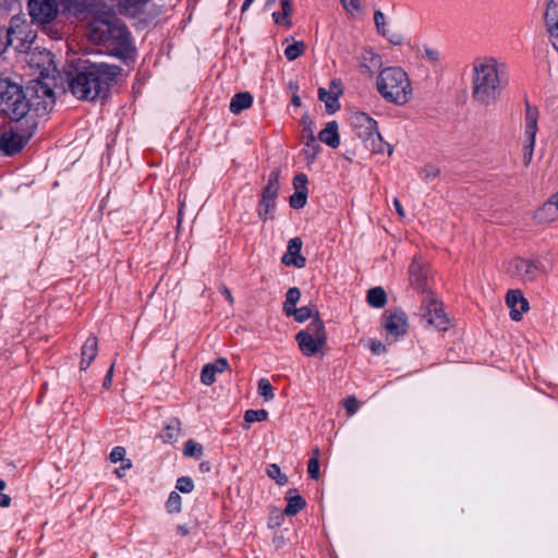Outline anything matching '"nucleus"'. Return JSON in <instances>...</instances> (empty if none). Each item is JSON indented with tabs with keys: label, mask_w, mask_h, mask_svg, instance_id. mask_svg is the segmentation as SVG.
<instances>
[{
	"label": "nucleus",
	"mask_w": 558,
	"mask_h": 558,
	"mask_svg": "<svg viewBox=\"0 0 558 558\" xmlns=\"http://www.w3.org/2000/svg\"><path fill=\"white\" fill-rule=\"evenodd\" d=\"M86 35L92 43L102 45L119 58L128 57L133 50L131 33L116 13L105 5L89 17Z\"/></svg>",
	"instance_id": "1"
},
{
	"label": "nucleus",
	"mask_w": 558,
	"mask_h": 558,
	"mask_svg": "<svg viewBox=\"0 0 558 558\" xmlns=\"http://www.w3.org/2000/svg\"><path fill=\"white\" fill-rule=\"evenodd\" d=\"M119 73V68L106 63L81 61L74 73L69 74V89L77 99L95 100L101 96Z\"/></svg>",
	"instance_id": "2"
},
{
	"label": "nucleus",
	"mask_w": 558,
	"mask_h": 558,
	"mask_svg": "<svg viewBox=\"0 0 558 558\" xmlns=\"http://www.w3.org/2000/svg\"><path fill=\"white\" fill-rule=\"evenodd\" d=\"M507 85L506 65L493 57L472 63V96L481 105L494 104Z\"/></svg>",
	"instance_id": "3"
},
{
	"label": "nucleus",
	"mask_w": 558,
	"mask_h": 558,
	"mask_svg": "<svg viewBox=\"0 0 558 558\" xmlns=\"http://www.w3.org/2000/svg\"><path fill=\"white\" fill-rule=\"evenodd\" d=\"M380 96L388 102L402 106L412 97V85L407 72L400 66L383 69L376 80Z\"/></svg>",
	"instance_id": "4"
},
{
	"label": "nucleus",
	"mask_w": 558,
	"mask_h": 558,
	"mask_svg": "<svg viewBox=\"0 0 558 558\" xmlns=\"http://www.w3.org/2000/svg\"><path fill=\"white\" fill-rule=\"evenodd\" d=\"M0 112L8 118L20 121L31 114L27 90L8 80L0 81Z\"/></svg>",
	"instance_id": "5"
},
{
	"label": "nucleus",
	"mask_w": 558,
	"mask_h": 558,
	"mask_svg": "<svg viewBox=\"0 0 558 558\" xmlns=\"http://www.w3.org/2000/svg\"><path fill=\"white\" fill-rule=\"evenodd\" d=\"M28 14L32 22L43 27L52 38H60L56 29L61 13L60 0H28Z\"/></svg>",
	"instance_id": "6"
},
{
	"label": "nucleus",
	"mask_w": 558,
	"mask_h": 558,
	"mask_svg": "<svg viewBox=\"0 0 558 558\" xmlns=\"http://www.w3.org/2000/svg\"><path fill=\"white\" fill-rule=\"evenodd\" d=\"M31 102V114L26 123L36 122L35 118L48 113L54 105V93L49 83L44 80H33L26 87Z\"/></svg>",
	"instance_id": "7"
},
{
	"label": "nucleus",
	"mask_w": 558,
	"mask_h": 558,
	"mask_svg": "<svg viewBox=\"0 0 558 558\" xmlns=\"http://www.w3.org/2000/svg\"><path fill=\"white\" fill-rule=\"evenodd\" d=\"M295 340L303 355L314 356L320 353L327 341L323 322L316 317L305 329L296 333Z\"/></svg>",
	"instance_id": "8"
},
{
	"label": "nucleus",
	"mask_w": 558,
	"mask_h": 558,
	"mask_svg": "<svg viewBox=\"0 0 558 558\" xmlns=\"http://www.w3.org/2000/svg\"><path fill=\"white\" fill-rule=\"evenodd\" d=\"M26 130L10 129L0 136V150L8 155H14L25 146L37 129V122L26 123Z\"/></svg>",
	"instance_id": "9"
},
{
	"label": "nucleus",
	"mask_w": 558,
	"mask_h": 558,
	"mask_svg": "<svg viewBox=\"0 0 558 558\" xmlns=\"http://www.w3.org/2000/svg\"><path fill=\"white\" fill-rule=\"evenodd\" d=\"M538 109L531 104H525L523 162L529 166L533 159L535 138L537 133Z\"/></svg>",
	"instance_id": "10"
},
{
	"label": "nucleus",
	"mask_w": 558,
	"mask_h": 558,
	"mask_svg": "<svg viewBox=\"0 0 558 558\" xmlns=\"http://www.w3.org/2000/svg\"><path fill=\"white\" fill-rule=\"evenodd\" d=\"M1 37L8 45L16 44L23 49L27 44L34 41L36 35L29 25L21 19H12L9 29H2Z\"/></svg>",
	"instance_id": "11"
},
{
	"label": "nucleus",
	"mask_w": 558,
	"mask_h": 558,
	"mask_svg": "<svg viewBox=\"0 0 558 558\" xmlns=\"http://www.w3.org/2000/svg\"><path fill=\"white\" fill-rule=\"evenodd\" d=\"M101 5L98 0H60L61 13L77 21H88Z\"/></svg>",
	"instance_id": "12"
},
{
	"label": "nucleus",
	"mask_w": 558,
	"mask_h": 558,
	"mask_svg": "<svg viewBox=\"0 0 558 558\" xmlns=\"http://www.w3.org/2000/svg\"><path fill=\"white\" fill-rule=\"evenodd\" d=\"M421 315L426 323L439 330H447L449 319L442 311L441 304L432 295L427 294L422 302Z\"/></svg>",
	"instance_id": "13"
},
{
	"label": "nucleus",
	"mask_w": 558,
	"mask_h": 558,
	"mask_svg": "<svg viewBox=\"0 0 558 558\" xmlns=\"http://www.w3.org/2000/svg\"><path fill=\"white\" fill-rule=\"evenodd\" d=\"M508 271L524 282H533L543 274L542 266L538 263L523 258L511 260Z\"/></svg>",
	"instance_id": "14"
},
{
	"label": "nucleus",
	"mask_w": 558,
	"mask_h": 558,
	"mask_svg": "<svg viewBox=\"0 0 558 558\" xmlns=\"http://www.w3.org/2000/svg\"><path fill=\"white\" fill-rule=\"evenodd\" d=\"M383 327L387 337H391L396 341L399 337L405 335L408 330L405 313L399 310L387 312L383 317Z\"/></svg>",
	"instance_id": "15"
},
{
	"label": "nucleus",
	"mask_w": 558,
	"mask_h": 558,
	"mask_svg": "<svg viewBox=\"0 0 558 558\" xmlns=\"http://www.w3.org/2000/svg\"><path fill=\"white\" fill-rule=\"evenodd\" d=\"M26 61L32 68L39 70L41 76H48L50 71H56L52 54L47 50L33 49L26 56Z\"/></svg>",
	"instance_id": "16"
},
{
	"label": "nucleus",
	"mask_w": 558,
	"mask_h": 558,
	"mask_svg": "<svg viewBox=\"0 0 558 558\" xmlns=\"http://www.w3.org/2000/svg\"><path fill=\"white\" fill-rule=\"evenodd\" d=\"M342 94V86L339 80L330 82L329 88L320 87L318 89L319 100L325 104V108L329 113H335L339 108V96Z\"/></svg>",
	"instance_id": "17"
},
{
	"label": "nucleus",
	"mask_w": 558,
	"mask_h": 558,
	"mask_svg": "<svg viewBox=\"0 0 558 558\" xmlns=\"http://www.w3.org/2000/svg\"><path fill=\"white\" fill-rule=\"evenodd\" d=\"M350 124L362 141L378 129L377 122L364 112L352 113Z\"/></svg>",
	"instance_id": "18"
},
{
	"label": "nucleus",
	"mask_w": 558,
	"mask_h": 558,
	"mask_svg": "<svg viewBox=\"0 0 558 558\" xmlns=\"http://www.w3.org/2000/svg\"><path fill=\"white\" fill-rule=\"evenodd\" d=\"M506 304L510 308V317L514 322L522 319L529 311V302L520 290H510L506 295Z\"/></svg>",
	"instance_id": "19"
},
{
	"label": "nucleus",
	"mask_w": 558,
	"mask_h": 558,
	"mask_svg": "<svg viewBox=\"0 0 558 558\" xmlns=\"http://www.w3.org/2000/svg\"><path fill=\"white\" fill-rule=\"evenodd\" d=\"M534 219L538 223H550L558 220V191L535 210Z\"/></svg>",
	"instance_id": "20"
},
{
	"label": "nucleus",
	"mask_w": 558,
	"mask_h": 558,
	"mask_svg": "<svg viewBox=\"0 0 558 558\" xmlns=\"http://www.w3.org/2000/svg\"><path fill=\"white\" fill-rule=\"evenodd\" d=\"M544 19L550 41L558 51V0H550L547 3Z\"/></svg>",
	"instance_id": "21"
},
{
	"label": "nucleus",
	"mask_w": 558,
	"mask_h": 558,
	"mask_svg": "<svg viewBox=\"0 0 558 558\" xmlns=\"http://www.w3.org/2000/svg\"><path fill=\"white\" fill-rule=\"evenodd\" d=\"M409 280L411 286L422 292L427 291V270L420 258H414L409 267Z\"/></svg>",
	"instance_id": "22"
},
{
	"label": "nucleus",
	"mask_w": 558,
	"mask_h": 558,
	"mask_svg": "<svg viewBox=\"0 0 558 558\" xmlns=\"http://www.w3.org/2000/svg\"><path fill=\"white\" fill-rule=\"evenodd\" d=\"M302 250V240L300 238H292L287 247V252L282 256V263L287 266H294L296 268L305 267L306 259L301 254Z\"/></svg>",
	"instance_id": "23"
},
{
	"label": "nucleus",
	"mask_w": 558,
	"mask_h": 558,
	"mask_svg": "<svg viewBox=\"0 0 558 558\" xmlns=\"http://www.w3.org/2000/svg\"><path fill=\"white\" fill-rule=\"evenodd\" d=\"M228 361L223 357L217 359L215 362L206 364L201 372V380L204 385H211L216 380V374L223 373L228 369Z\"/></svg>",
	"instance_id": "24"
},
{
	"label": "nucleus",
	"mask_w": 558,
	"mask_h": 558,
	"mask_svg": "<svg viewBox=\"0 0 558 558\" xmlns=\"http://www.w3.org/2000/svg\"><path fill=\"white\" fill-rule=\"evenodd\" d=\"M97 354H98L97 338L94 336H90L84 342L82 350H81V363H80L81 371H86L88 368V366L92 364V362L95 360Z\"/></svg>",
	"instance_id": "25"
},
{
	"label": "nucleus",
	"mask_w": 558,
	"mask_h": 558,
	"mask_svg": "<svg viewBox=\"0 0 558 558\" xmlns=\"http://www.w3.org/2000/svg\"><path fill=\"white\" fill-rule=\"evenodd\" d=\"M363 142L366 148L369 149L372 153L384 154L387 150L388 155L392 154V147L383 140V136L379 133L378 129H376V131H374Z\"/></svg>",
	"instance_id": "26"
},
{
	"label": "nucleus",
	"mask_w": 558,
	"mask_h": 558,
	"mask_svg": "<svg viewBox=\"0 0 558 558\" xmlns=\"http://www.w3.org/2000/svg\"><path fill=\"white\" fill-rule=\"evenodd\" d=\"M359 60L361 68L368 73H373L383 64L380 56L371 48L363 49Z\"/></svg>",
	"instance_id": "27"
},
{
	"label": "nucleus",
	"mask_w": 558,
	"mask_h": 558,
	"mask_svg": "<svg viewBox=\"0 0 558 558\" xmlns=\"http://www.w3.org/2000/svg\"><path fill=\"white\" fill-rule=\"evenodd\" d=\"M318 138L320 142L326 145L336 148L340 144V136L338 133V124L336 121H330L326 124V126L319 132Z\"/></svg>",
	"instance_id": "28"
},
{
	"label": "nucleus",
	"mask_w": 558,
	"mask_h": 558,
	"mask_svg": "<svg viewBox=\"0 0 558 558\" xmlns=\"http://www.w3.org/2000/svg\"><path fill=\"white\" fill-rule=\"evenodd\" d=\"M279 179L280 170L275 169L274 171L270 172L268 183L263 190L262 198L276 202L280 187Z\"/></svg>",
	"instance_id": "29"
},
{
	"label": "nucleus",
	"mask_w": 558,
	"mask_h": 558,
	"mask_svg": "<svg viewBox=\"0 0 558 558\" xmlns=\"http://www.w3.org/2000/svg\"><path fill=\"white\" fill-rule=\"evenodd\" d=\"M253 97L250 93L235 94L230 101V111L234 114L252 106Z\"/></svg>",
	"instance_id": "30"
},
{
	"label": "nucleus",
	"mask_w": 558,
	"mask_h": 558,
	"mask_svg": "<svg viewBox=\"0 0 558 558\" xmlns=\"http://www.w3.org/2000/svg\"><path fill=\"white\" fill-rule=\"evenodd\" d=\"M367 302L373 307H384L387 302L386 292L380 287L372 288L367 292Z\"/></svg>",
	"instance_id": "31"
},
{
	"label": "nucleus",
	"mask_w": 558,
	"mask_h": 558,
	"mask_svg": "<svg viewBox=\"0 0 558 558\" xmlns=\"http://www.w3.org/2000/svg\"><path fill=\"white\" fill-rule=\"evenodd\" d=\"M286 43L288 45L284 49V56L289 61H293L304 53L306 46L303 41L293 40L289 43V39H287Z\"/></svg>",
	"instance_id": "32"
},
{
	"label": "nucleus",
	"mask_w": 558,
	"mask_h": 558,
	"mask_svg": "<svg viewBox=\"0 0 558 558\" xmlns=\"http://www.w3.org/2000/svg\"><path fill=\"white\" fill-rule=\"evenodd\" d=\"M268 417V412L264 409L260 410H247L244 413V425L243 428L248 429L250 424L254 422H264Z\"/></svg>",
	"instance_id": "33"
},
{
	"label": "nucleus",
	"mask_w": 558,
	"mask_h": 558,
	"mask_svg": "<svg viewBox=\"0 0 558 558\" xmlns=\"http://www.w3.org/2000/svg\"><path fill=\"white\" fill-rule=\"evenodd\" d=\"M305 507V500L300 496H290L288 498V505L284 509L287 515H294Z\"/></svg>",
	"instance_id": "34"
},
{
	"label": "nucleus",
	"mask_w": 558,
	"mask_h": 558,
	"mask_svg": "<svg viewBox=\"0 0 558 558\" xmlns=\"http://www.w3.org/2000/svg\"><path fill=\"white\" fill-rule=\"evenodd\" d=\"M301 296V292L298 288H290L287 292V299L283 304L284 313L290 316L292 314V308L295 307Z\"/></svg>",
	"instance_id": "35"
},
{
	"label": "nucleus",
	"mask_w": 558,
	"mask_h": 558,
	"mask_svg": "<svg viewBox=\"0 0 558 558\" xmlns=\"http://www.w3.org/2000/svg\"><path fill=\"white\" fill-rule=\"evenodd\" d=\"M257 391L266 402L271 401L275 398L274 387L267 378H260L258 380Z\"/></svg>",
	"instance_id": "36"
},
{
	"label": "nucleus",
	"mask_w": 558,
	"mask_h": 558,
	"mask_svg": "<svg viewBox=\"0 0 558 558\" xmlns=\"http://www.w3.org/2000/svg\"><path fill=\"white\" fill-rule=\"evenodd\" d=\"M185 457L199 459L203 456V446L193 439L187 440L183 447Z\"/></svg>",
	"instance_id": "37"
},
{
	"label": "nucleus",
	"mask_w": 558,
	"mask_h": 558,
	"mask_svg": "<svg viewBox=\"0 0 558 558\" xmlns=\"http://www.w3.org/2000/svg\"><path fill=\"white\" fill-rule=\"evenodd\" d=\"M180 425H181V423L177 418H173L170 421V423L166 427L165 435H163V437L167 441H174L179 438L180 430H181Z\"/></svg>",
	"instance_id": "38"
},
{
	"label": "nucleus",
	"mask_w": 558,
	"mask_h": 558,
	"mask_svg": "<svg viewBox=\"0 0 558 558\" xmlns=\"http://www.w3.org/2000/svg\"><path fill=\"white\" fill-rule=\"evenodd\" d=\"M267 475L272 478L278 485L284 486L288 483V477L281 472L278 464L272 463L267 469Z\"/></svg>",
	"instance_id": "39"
},
{
	"label": "nucleus",
	"mask_w": 558,
	"mask_h": 558,
	"mask_svg": "<svg viewBox=\"0 0 558 558\" xmlns=\"http://www.w3.org/2000/svg\"><path fill=\"white\" fill-rule=\"evenodd\" d=\"M182 498L177 492L170 493L166 502V508L170 513H177L181 511Z\"/></svg>",
	"instance_id": "40"
},
{
	"label": "nucleus",
	"mask_w": 558,
	"mask_h": 558,
	"mask_svg": "<svg viewBox=\"0 0 558 558\" xmlns=\"http://www.w3.org/2000/svg\"><path fill=\"white\" fill-rule=\"evenodd\" d=\"M308 192L303 191H294V193L290 196V206L295 209L303 208L307 201Z\"/></svg>",
	"instance_id": "41"
},
{
	"label": "nucleus",
	"mask_w": 558,
	"mask_h": 558,
	"mask_svg": "<svg viewBox=\"0 0 558 558\" xmlns=\"http://www.w3.org/2000/svg\"><path fill=\"white\" fill-rule=\"evenodd\" d=\"M314 314V308L311 306H302L300 308H292V314L294 319L299 323H304L308 318H311Z\"/></svg>",
	"instance_id": "42"
},
{
	"label": "nucleus",
	"mask_w": 558,
	"mask_h": 558,
	"mask_svg": "<svg viewBox=\"0 0 558 558\" xmlns=\"http://www.w3.org/2000/svg\"><path fill=\"white\" fill-rule=\"evenodd\" d=\"M318 456H319V450L315 449L314 450V456L310 459V461L307 463V472H308L310 476L313 480H317L319 477V459H318Z\"/></svg>",
	"instance_id": "43"
},
{
	"label": "nucleus",
	"mask_w": 558,
	"mask_h": 558,
	"mask_svg": "<svg viewBox=\"0 0 558 558\" xmlns=\"http://www.w3.org/2000/svg\"><path fill=\"white\" fill-rule=\"evenodd\" d=\"M275 206H276V202L262 198V201L259 203V207H258V216L264 220L268 219V216L271 213V210L275 208Z\"/></svg>",
	"instance_id": "44"
},
{
	"label": "nucleus",
	"mask_w": 558,
	"mask_h": 558,
	"mask_svg": "<svg viewBox=\"0 0 558 558\" xmlns=\"http://www.w3.org/2000/svg\"><path fill=\"white\" fill-rule=\"evenodd\" d=\"M439 169L434 165H426L422 168L420 175L424 181L434 180L439 175Z\"/></svg>",
	"instance_id": "45"
},
{
	"label": "nucleus",
	"mask_w": 558,
	"mask_h": 558,
	"mask_svg": "<svg viewBox=\"0 0 558 558\" xmlns=\"http://www.w3.org/2000/svg\"><path fill=\"white\" fill-rule=\"evenodd\" d=\"M342 404H343L344 409L347 410V413L349 416H352L353 414H355L357 412V410L360 409V402L353 396L347 397L342 401Z\"/></svg>",
	"instance_id": "46"
},
{
	"label": "nucleus",
	"mask_w": 558,
	"mask_h": 558,
	"mask_svg": "<svg viewBox=\"0 0 558 558\" xmlns=\"http://www.w3.org/2000/svg\"><path fill=\"white\" fill-rule=\"evenodd\" d=\"M175 488L181 493H191L194 489V483L191 477L182 476L178 478Z\"/></svg>",
	"instance_id": "47"
},
{
	"label": "nucleus",
	"mask_w": 558,
	"mask_h": 558,
	"mask_svg": "<svg viewBox=\"0 0 558 558\" xmlns=\"http://www.w3.org/2000/svg\"><path fill=\"white\" fill-rule=\"evenodd\" d=\"M374 22L378 33H380L383 36H388V31L386 29V16L381 11L375 12Z\"/></svg>",
	"instance_id": "48"
},
{
	"label": "nucleus",
	"mask_w": 558,
	"mask_h": 558,
	"mask_svg": "<svg viewBox=\"0 0 558 558\" xmlns=\"http://www.w3.org/2000/svg\"><path fill=\"white\" fill-rule=\"evenodd\" d=\"M307 177L304 173H299L293 179V187L295 191L308 192L307 190Z\"/></svg>",
	"instance_id": "49"
},
{
	"label": "nucleus",
	"mask_w": 558,
	"mask_h": 558,
	"mask_svg": "<svg viewBox=\"0 0 558 558\" xmlns=\"http://www.w3.org/2000/svg\"><path fill=\"white\" fill-rule=\"evenodd\" d=\"M281 9H282V15H283V25L289 27L291 25L290 22V14L292 12V3L289 0H282L281 1Z\"/></svg>",
	"instance_id": "50"
},
{
	"label": "nucleus",
	"mask_w": 558,
	"mask_h": 558,
	"mask_svg": "<svg viewBox=\"0 0 558 558\" xmlns=\"http://www.w3.org/2000/svg\"><path fill=\"white\" fill-rule=\"evenodd\" d=\"M440 53L437 49L432 47H424V58L433 63L436 64L439 61Z\"/></svg>",
	"instance_id": "51"
},
{
	"label": "nucleus",
	"mask_w": 558,
	"mask_h": 558,
	"mask_svg": "<svg viewBox=\"0 0 558 558\" xmlns=\"http://www.w3.org/2000/svg\"><path fill=\"white\" fill-rule=\"evenodd\" d=\"M125 449L123 447H114L110 452V461L112 463H118L120 461H124Z\"/></svg>",
	"instance_id": "52"
},
{
	"label": "nucleus",
	"mask_w": 558,
	"mask_h": 558,
	"mask_svg": "<svg viewBox=\"0 0 558 558\" xmlns=\"http://www.w3.org/2000/svg\"><path fill=\"white\" fill-rule=\"evenodd\" d=\"M368 348L376 355H379V354H383L386 352L385 345L379 340H376V339L368 340Z\"/></svg>",
	"instance_id": "53"
},
{
	"label": "nucleus",
	"mask_w": 558,
	"mask_h": 558,
	"mask_svg": "<svg viewBox=\"0 0 558 558\" xmlns=\"http://www.w3.org/2000/svg\"><path fill=\"white\" fill-rule=\"evenodd\" d=\"M5 486V482L0 480V507L2 508H8L11 505L10 496L3 493Z\"/></svg>",
	"instance_id": "54"
},
{
	"label": "nucleus",
	"mask_w": 558,
	"mask_h": 558,
	"mask_svg": "<svg viewBox=\"0 0 558 558\" xmlns=\"http://www.w3.org/2000/svg\"><path fill=\"white\" fill-rule=\"evenodd\" d=\"M344 10L349 13H354L360 10V1L359 0H340Z\"/></svg>",
	"instance_id": "55"
},
{
	"label": "nucleus",
	"mask_w": 558,
	"mask_h": 558,
	"mask_svg": "<svg viewBox=\"0 0 558 558\" xmlns=\"http://www.w3.org/2000/svg\"><path fill=\"white\" fill-rule=\"evenodd\" d=\"M125 8H133L135 10L145 5L149 0H119Z\"/></svg>",
	"instance_id": "56"
},
{
	"label": "nucleus",
	"mask_w": 558,
	"mask_h": 558,
	"mask_svg": "<svg viewBox=\"0 0 558 558\" xmlns=\"http://www.w3.org/2000/svg\"><path fill=\"white\" fill-rule=\"evenodd\" d=\"M306 146L312 150L311 159L313 160L318 151V146L315 144V137L313 134L308 136Z\"/></svg>",
	"instance_id": "57"
},
{
	"label": "nucleus",
	"mask_w": 558,
	"mask_h": 558,
	"mask_svg": "<svg viewBox=\"0 0 558 558\" xmlns=\"http://www.w3.org/2000/svg\"><path fill=\"white\" fill-rule=\"evenodd\" d=\"M393 206L396 208V211H397L398 216L400 218H404L405 217V211H404V209H403V207H402V205H401V203H400V201L398 198L393 199Z\"/></svg>",
	"instance_id": "58"
},
{
	"label": "nucleus",
	"mask_w": 558,
	"mask_h": 558,
	"mask_svg": "<svg viewBox=\"0 0 558 558\" xmlns=\"http://www.w3.org/2000/svg\"><path fill=\"white\" fill-rule=\"evenodd\" d=\"M113 364H111L107 375L105 376V379H104V387L105 388H108L110 385H111V381H112V375H113Z\"/></svg>",
	"instance_id": "59"
},
{
	"label": "nucleus",
	"mask_w": 558,
	"mask_h": 558,
	"mask_svg": "<svg viewBox=\"0 0 558 558\" xmlns=\"http://www.w3.org/2000/svg\"><path fill=\"white\" fill-rule=\"evenodd\" d=\"M220 291H221V293L226 296L227 301H228L230 304H233L234 299H233V296H232V294H231L230 290H229L226 286H222V287L220 288Z\"/></svg>",
	"instance_id": "60"
},
{
	"label": "nucleus",
	"mask_w": 558,
	"mask_h": 558,
	"mask_svg": "<svg viewBox=\"0 0 558 558\" xmlns=\"http://www.w3.org/2000/svg\"><path fill=\"white\" fill-rule=\"evenodd\" d=\"M132 466L131 464V461L128 460L125 464H123L121 468L117 469L116 470V474L119 476V477H122L123 474H124V471L125 470H129L130 468Z\"/></svg>",
	"instance_id": "61"
},
{
	"label": "nucleus",
	"mask_w": 558,
	"mask_h": 558,
	"mask_svg": "<svg viewBox=\"0 0 558 558\" xmlns=\"http://www.w3.org/2000/svg\"><path fill=\"white\" fill-rule=\"evenodd\" d=\"M386 37H387V38L389 39V41H390L391 44H393V45H400V44L402 43V37H401L400 35H398V34H392V35H390V36L388 35V36H386Z\"/></svg>",
	"instance_id": "62"
},
{
	"label": "nucleus",
	"mask_w": 558,
	"mask_h": 558,
	"mask_svg": "<svg viewBox=\"0 0 558 558\" xmlns=\"http://www.w3.org/2000/svg\"><path fill=\"white\" fill-rule=\"evenodd\" d=\"M272 17L275 20V23L282 24L283 25V15L282 12H275L272 13Z\"/></svg>",
	"instance_id": "63"
},
{
	"label": "nucleus",
	"mask_w": 558,
	"mask_h": 558,
	"mask_svg": "<svg viewBox=\"0 0 558 558\" xmlns=\"http://www.w3.org/2000/svg\"><path fill=\"white\" fill-rule=\"evenodd\" d=\"M178 533H180L181 535H187L189 534V529L186 525H179L178 526Z\"/></svg>",
	"instance_id": "64"
}]
</instances>
